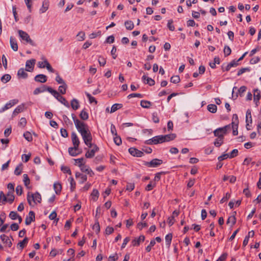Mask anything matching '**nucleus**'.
Instances as JSON below:
<instances>
[{
  "mask_svg": "<svg viewBox=\"0 0 261 261\" xmlns=\"http://www.w3.org/2000/svg\"><path fill=\"white\" fill-rule=\"evenodd\" d=\"M230 125H226L223 127H220L214 131L215 136L218 138H221L224 139V136L226 134L227 132L230 129Z\"/></svg>",
  "mask_w": 261,
  "mask_h": 261,
  "instance_id": "obj_4",
  "label": "nucleus"
},
{
  "mask_svg": "<svg viewBox=\"0 0 261 261\" xmlns=\"http://www.w3.org/2000/svg\"><path fill=\"white\" fill-rule=\"evenodd\" d=\"M86 95L87 98H88L89 102L90 103H92L93 102H94L95 104L97 103V101L96 99L94 97L92 96L89 93H86Z\"/></svg>",
  "mask_w": 261,
  "mask_h": 261,
  "instance_id": "obj_49",
  "label": "nucleus"
},
{
  "mask_svg": "<svg viewBox=\"0 0 261 261\" xmlns=\"http://www.w3.org/2000/svg\"><path fill=\"white\" fill-rule=\"evenodd\" d=\"M56 82L60 84L63 85V84H66L64 80L59 76V75L57 73V75L56 77Z\"/></svg>",
  "mask_w": 261,
  "mask_h": 261,
  "instance_id": "obj_62",
  "label": "nucleus"
},
{
  "mask_svg": "<svg viewBox=\"0 0 261 261\" xmlns=\"http://www.w3.org/2000/svg\"><path fill=\"white\" fill-rule=\"evenodd\" d=\"M36 60L31 59L27 60L25 63V70L29 72L33 71Z\"/></svg>",
  "mask_w": 261,
  "mask_h": 261,
  "instance_id": "obj_10",
  "label": "nucleus"
},
{
  "mask_svg": "<svg viewBox=\"0 0 261 261\" xmlns=\"http://www.w3.org/2000/svg\"><path fill=\"white\" fill-rule=\"evenodd\" d=\"M143 97V95L140 93H132L127 96V98L129 99L133 97H138L141 98H142Z\"/></svg>",
  "mask_w": 261,
  "mask_h": 261,
  "instance_id": "obj_55",
  "label": "nucleus"
},
{
  "mask_svg": "<svg viewBox=\"0 0 261 261\" xmlns=\"http://www.w3.org/2000/svg\"><path fill=\"white\" fill-rule=\"evenodd\" d=\"M35 81L37 82L44 83L47 81V76L44 74H38L35 77Z\"/></svg>",
  "mask_w": 261,
  "mask_h": 261,
  "instance_id": "obj_15",
  "label": "nucleus"
},
{
  "mask_svg": "<svg viewBox=\"0 0 261 261\" xmlns=\"http://www.w3.org/2000/svg\"><path fill=\"white\" fill-rule=\"evenodd\" d=\"M47 87H46L45 86H43L42 87L37 88H36L34 90V94H39L40 93H42V92H45V91H47Z\"/></svg>",
  "mask_w": 261,
  "mask_h": 261,
  "instance_id": "obj_29",
  "label": "nucleus"
},
{
  "mask_svg": "<svg viewBox=\"0 0 261 261\" xmlns=\"http://www.w3.org/2000/svg\"><path fill=\"white\" fill-rule=\"evenodd\" d=\"M92 147H93V148L90 150H88L86 153L85 156L87 158H93L95 155V153L99 150V148L96 145H92Z\"/></svg>",
  "mask_w": 261,
  "mask_h": 261,
  "instance_id": "obj_11",
  "label": "nucleus"
},
{
  "mask_svg": "<svg viewBox=\"0 0 261 261\" xmlns=\"http://www.w3.org/2000/svg\"><path fill=\"white\" fill-rule=\"evenodd\" d=\"M10 42L12 49L14 51H17L18 50V45L16 40L12 37H11Z\"/></svg>",
  "mask_w": 261,
  "mask_h": 261,
  "instance_id": "obj_18",
  "label": "nucleus"
},
{
  "mask_svg": "<svg viewBox=\"0 0 261 261\" xmlns=\"http://www.w3.org/2000/svg\"><path fill=\"white\" fill-rule=\"evenodd\" d=\"M71 137L72 142L74 146V147H75V148H79V144H80V141H79L77 136L74 132H73L71 134Z\"/></svg>",
  "mask_w": 261,
  "mask_h": 261,
  "instance_id": "obj_13",
  "label": "nucleus"
},
{
  "mask_svg": "<svg viewBox=\"0 0 261 261\" xmlns=\"http://www.w3.org/2000/svg\"><path fill=\"white\" fill-rule=\"evenodd\" d=\"M142 80L144 81L145 80H146V83L148 84L150 86H153L155 84V82L153 80H152L150 77H148L146 76V75H143L142 76Z\"/></svg>",
  "mask_w": 261,
  "mask_h": 261,
  "instance_id": "obj_25",
  "label": "nucleus"
},
{
  "mask_svg": "<svg viewBox=\"0 0 261 261\" xmlns=\"http://www.w3.org/2000/svg\"><path fill=\"white\" fill-rule=\"evenodd\" d=\"M67 88V86L66 84H63L59 86V91L62 94H64L66 93V89Z\"/></svg>",
  "mask_w": 261,
  "mask_h": 261,
  "instance_id": "obj_42",
  "label": "nucleus"
},
{
  "mask_svg": "<svg viewBox=\"0 0 261 261\" xmlns=\"http://www.w3.org/2000/svg\"><path fill=\"white\" fill-rule=\"evenodd\" d=\"M35 219V214L33 211H30L29 215L26 217L25 223L27 225H30L32 222L34 221Z\"/></svg>",
  "mask_w": 261,
  "mask_h": 261,
  "instance_id": "obj_12",
  "label": "nucleus"
},
{
  "mask_svg": "<svg viewBox=\"0 0 261 261\" xmlns=\"http://www.w3.org/2000/svg\"><path fill=\"white\" fill-rule=\"evenodd\" d=\"M163 163V161L158 159H154L150 162H145L144 165L148 167H157Z\"/></svg>",
  "mask_w": 261,
  "mask_h": 261,
  "instance_id": "obj_7",
  "label": "nucleus"
},
{
  "mask_svg": "<svg viewBox=\"0 0 261 261\" xmlns=\"http://www.w3.org/2000/svg\"><path fill=\"white\" fill-rule=\"evenodd\" d=\"M125 28L128 30H132L134 28V24L133 21L130 20L126 21L124 23Z\"/></svg>",
  "mask_w": 261,
  "mask_h": 261,
  "instance_id": "obj_28",
  "label": "nucleus"
},
{
  "mask_svg": "<svg viewBox=\"0 0 261 261\" xmlns=\"http://www.w3.org/2000/svg\"><path fill=\"white\" fill-rule=\"evenodd\" d=\"M28 243V238L25 237L22 241L20 242L18 245L19 246L21 249H22Z\"/></svg>",
  "mask_w": 261,
  "mask_h": 261,
  "instance_id": "obj_44",
  "label": "nucleus"
},
{
  "mask_svg": "<svg viewBox=\"0 0 261 261\" xmlns=\"http://www.w3.org/2000/svg\"><path fill=\"white\" fill-rule=\"evenodd\" d=\"M71 106L74 110H77L80 107L79 101L76 99H73L71 101Z\"/></svg>",
  "mask_w": 261,
  "mask_h": 261,
  "instance_id": "obj_23",
  "label": "nucleus"
},
{
  "mask_svg": "<svg viewBox=\"0 0 261 261\" xmlns=\"http://www.w3.org/2000/svg\"><path fill=\"white\" fill-rule=\"evenodd\" d=\"M6 202H8V199L3 191L0 192V205L5 204Z\"/></svg>",
  "mask_w": 261,
  "mask_h": 261,
  "instance_id": "obj_20",
  "label": "nucleus"
},
{
  "mask_svg": "<svg viewBox=\"0 0 261 261\" xmlns=\"http://www.w3.org/2000/svg\"><path fill=\"white\" fill-rule=\"evenodd\" d=\"M61 171L65 173H68L70 175L71 174V172L70 168L67 166H62L61 167Z\"/></svg>",
  "mask_w": 261,
  "mask_h": 261,
  "instance_id": "obj_54",
  "label": "nucleus"
},
{
  "mask_svg": "<svg viewBox=\"0 0 261 261\" xmlns=\"http://www.w3.org/2000/svg\"><path fill=\"white\" fill-rule=\"evenodd\" d=\"M18 102V100L17 99H14L10 100L8 102H7L3 107H2L0 109V113H3L6 110L11 108L14 105L17 104Z\"/></svg>",
  "mask_w": 261,
  "mask_h": 261,
  "instance_id": "obj_8",
  "label": "nucleus"
},
{
  "mask_svg": "<svg viewBox=\"0 0 261 261\" xmlns=\"http://www.w3.org/2000/svg\"><path fill=\"white\" fill-rule=\"evenodd\" d=\"M23 137L29 142L32 141V140H33V138H32V135L29 132H27L24 133L23 134Z\"/></svg>",
  "mask_w": 261,
  "mask_h": 261,
  "instance_id": "obj_46",
  "label": "nucleus"
},
{
  "mask_svg": "<svg viewBox=\"0 0 261 261\" xmlns=\"http://www.w3.org/2000/svg\"><path fill=\"white\" fill-rule=\"evenodd\" d=\"M54 188L55 191V192L57 194H59L62 189L61 185L59 182H56L54 184Z\"/></svg>",
  "mask_w": 261,
  "mask_h": 261,
  "instance_id": "obj_32",
  "label": "nucleus"
},
{
  "mask_svg": "<svg viewBox=\"0 0 261 261\" xmlns=\"http://www.w3.org/2000/svg\"><path fill=\"white\" fill-rule=\"evenodd\" d=\"M223 138H218L214 141V145L216 147H219L223 143Z\"/></svg>",
  "mask_w": 261,
  "mask_h": 261,
  "instance_id": "obj_38",
  "label": "nucleus"
},
{
  "mask_svg": "<svg viewBox=\"0 0 261 261\" xmlns=\"http://www.w3.org/2000/svg\"><path fill=\"white\" fill-rule=\"evenodd\" d=\"M170 82L174 84L178 83L180 82V77L178 75L173 76L170 79Z\"/></svg>",
  "mask_w": 261,
  "mask_h": 261,
  "instance_id": "obj_47",
  "label": "nucleus"
},
{
  "mask_svg": "<svg viewBox=\"0 0 261 261\" xmlns=\"http://www.w3.org/2000/svg\"><path fill=\"white\" fill-rule=\"evenodd\" d=\"M11 79V76L9 74H5L1 77V81L4 83L9 82Z\"/></svg>",
  "mask_w": 261,
  "mask_h": 261,
  "instance_id": "obj_41",
  "label": "nucleus"
},
{
  "mask_svg": "<svg viewBox=\"0 0 261 261\" xmlns=\"http://www.w3.org/2000/svg\"><path fill=\"white\" fill-rule=\"evenodd\" d=\"M223 51H224V56L225 57H227L230 55V54L231 53V50L228 46L225 45Z\"/></svg>",
  "mask_w": 261,
  "mask_h": 261,
  "instance_id": "obj_45",
  "label": "nucleus"
},
{
  "mask_svg": "<svg viewBox=\"0 0 261 261\" xmlns=\"http://www.w3.org/2000/svg\"><path fill=\"white\" fill-rule=\"evenodd\" d=\"M122 107V105L121 103H115L114 104L111 109L110 113H114L118 109H120Z\"/></svg>",
  "mask_w": 261,
  "mask_h": 261,
  "instance_id": "obj_30",
  "label": "nucleus"
},
{
  "mask_svg": "<svg viewBox=\"0 0 261 261\" xmlns=\"http://www.w3.org/2000/svg\"><path fill=\"white\" fill-rule=\"evenodd\" d=\"M128 151L129 153L134 156L141 157L144 155L143 152L135 147H131L129 148Z\"/></svg>",
  "mask_w": 261,
  "mask_h": 261,
  "instance_id": "obj_9",
  "label": "nucleus"
},
{
  "mask_svg": "<svg viewBox=\"0 0 261 261\" xmlns=\"http://www.w3.org/2000/svg\"><path fill=\"white\" fill-rule=\"evenodd\" d=\"M238 154V150L234 149L231 151L230 154H229V158L230 159L233 158L237 156Z\"/></svg>",
  "mask_w": 261,
  "mask_h": 261,
  "instance_id": "obj_53",
  "label": "nucleus"
},
{
  "mask_svg": "<svg viewBox=\"0 0 261 261\" xmlns=\"http://www.w3.org/2000/svg\"><path fill=\"white\" fill-rule=\"evenodd\" d=\"M172 235L171 233L168 234L165 237V241H166V244L167 245L169 246L170 245V244L171 243V241H172Z\"/></svg>",
  "mask_w": 261,
  "mask_h": 261,
  "instance_id": "obj_48",
  "label": "nucleus"
},
{
  "mask_svg": "<svg viewBox=\"0 0 261 261\" xmlns=\"http://www.w3.org/2000/svg\"><path fill=\"white\" fill-rule=\"evenodd\" d=\"M93 229L95 230L96 232H99L100 231V226L98 221H96L93 226Z\"/></svg>",
  "mask_w": 261,
  "mask_h": 261,
  "instance_id": "obj_61",
  "label": "nucleus"
},
{
  "mask_svg": "<svg viewBox=\"0 0 261 261\" xmlns=\"http://www.w3.org/2000/svg\"><path fill=\"white\" fill-rule=\"evenodd\" d=\"M155 244V240H152L148 246L145 248V250L147 252H149L151 251V247H153Z\"/></svg>",
  "mask_w": 261,
  "mask_h": 261,
  "instance_id": "obj_50",
  "label": "nucleus"
},
{
  "mask_svg": "<svg viewBox=\"0 0 261 261\" xmlns=\"http://www.w3.org/2000/svg\"><path fill=\"white\" fill-rule=\"evenodd\" d=\"M45 65H46V68H47V69L51 72H55V70L51 67V65H50V64L48 63V62L45 60Z\"/></svg>",
  "mask_w": 261,
  "mask_h": 261,
  "instance_id": "obj_60",
  "label": "nucleus"
},
{
  "mask_svg": "<svg viewBox=\"0 0 261 261\" xmlns=\"http://www.w3.org/2000/svg\"><path fill=\"white\" fill-rule=\"evenodd\" d=\"M75 176L76 178H80V182L81 183L84 182L87 179V175L83 174L82 173H81L80 172H76L75 174Z\"/></svg>",
  "mask_w": 261,
  "mask_h": 261,
  "instance_id": "obj_22",
  "label": "nucleus"
},
{
  "mask_svg": "<svg viewBox=\"0 0 261 261\" xmlns=\"http://www.w3.org/2000/svg\"><path fill=\"white\" fill-rule=\"evenodd\" d=\"M18 215L16 212L11 211L9 214V217L12 220H15L18 217Z\"/></svg>",
  "mask_w": 261,
  "mask_h": 261,
  "instance_id": "obj_52",
  "label": "nucleus"
},
{
  "mask_svg": "<svg viewBox=\"0 0 261 261\" xmlns=\"http://www.w3.org/2000/svg\"><path fill=\"white\" fill-rule=\"evenodd\" d=\"M71 116L73 120V121L74 122V124H75V127L76 128H77V124H78V125H79L80 126H81V124H85V122L81 121L79 120V119H76V116L74 114H72Z\"/></svg>",
  "mask_w": 261,
  "mask_h": 261,
  "instance_id": "obj_33",
  "label": "nucleus"
},
{
  "mask_svg": "<svg viewBox=\"0 0 261 261\" xmlns=\"http://www.w3.org/2000/svg\"><path fill=\"white\" fill-rule=\"evenodd\" d=\"M114 231V228L112 227L108 226L106 228L105 232L106 234L107 235H109L111 233H112Z\"/></svg>",
  "mask_w": 261,
  "mask_h": 261,
  "instance_id": "obj_63",
  "label": "nucleus"
},
{
  "mask_svg": "<svg viewBox=\"0 0 261 261\" xmlns=\"http://www.w3.org/2000/svg\"><path fill=\"white\" fill-rule=\"evenodd\" d=\"M232 128L233 129L232 134L234 136H236L238 134V122H232L231 123Z\"/></svg>",
  "mask_w": 261,
  "mask_h": 261,
  "instance_id": "obj_26",
  "label": "nucleus"
},
{
  "mask_svg": "<svg viewBox=\"0 0 261 261\" xmlns=\"http://www.w3.org/2000/svg\"><path fill=\"white\" fill-rule=\"evenodd\" d=\"M207 110L212 113H215L217 110V107L215 105L210 104L207 106Z\"/></svg>",
  "mask_w": 261,
  "mask_h": 261,
  "instance_id": "obj_31",
  "label": "nucleus"
},
{
  "mask_svg": "<svg viewBox=\"0 0 261 261\" xmlns=\"http://www.w3.org/2000/svg\"><path fill=\"white\" fill-rule=\"evenodd\" d=\"M0 238L3 243L6 244L9 247L12 246V242L8 236L5 234H2Z\"/></svg>",
  "mask_w": 261,
  "mask_h": 261,
  "instance_id": "obj_17",
  "label": "nucleus"
},
{
  "mask_svg": "<svg viewBox=\"0 0 261 261\" xmlns=\"http://www.w3.org/2000/svg\"><path fill=\"white\" fill-rule=\"evenodd\" d=\"M13 193L14 192H11L10 191H8L7 195H6L8 199V202L10 204L12 203L14 200L15 197Z\"/></svg>",
  "mask_w": 261,
  "mask_h": 261,
  "instance_id": "obj_27",
  "label": "nucleus"
},
{
  "mask_svg": "<svg viewBox=\"0 0 261 261\" xmlns=\"http://www.w3.org/2000/svg\"><path fill=\"white\" fill-rule=\"evenodd\" d=\"M47 91L51 93L59 101L63 104L65 107L69 108V104L66 99L60 95L56 90L53 89L51 87L47 88Z\"/></svg>",
  "mask_w": 261,
  "mask_h": 261,
  "instance_id": "obj_3",
  "label": "nucleus"
},
{
  "mask_svg": "<svg viewBox=\"0 0 261 261\" xmlns=\"http://www.w3.org/2000/svg\"><path fill=\"white\" fill-rule=\"evenodd\" d=\"M80 117L82 120H86L88 119L89 116H88V114L87 113V112L86 111H85L84 110H83L81 112V113L80 114Z\"/></svg>",
  "mask_w": 261,
  "mask_h": 261,
  "instance_id": "obj_39",
  "label": "nucleus"
},
{
  "mask_svg": "<svg viewBox=\"0 0 261 261\" xmlns=\"http://www.w3.org/2000/svg\"><path fill=\"white\" fill-rule=\"evenodd\" d=\"M114 141L115 143L118 146L120 145L122 143L121 138L119 136H118L117 135L114 136Z\"/></svg>",
  "mask_w": 261,
  "mask_h": 261,
  "instance_id": "obj_56",
  "label": "nucleus"
},
{
  "mask_svg": "<svg viewBox=\"0 0 261 261\" xmlns=\"http://www.w3.org/2000/svg\"><path fill=\"white\" fill-rule=\"evenodd\" d=\"M24 106L23 105H19L17 106L13 111V115H16L19 113L21 112L23 110Z\"/></svg>",
  "mask_w": 261,
  "mask_h": 261,
  "instance_id": "obj_35",
  "label": "nucleus"
},
{
  "mask_svg": "<svg viewBox=\"0 0 261 261\" xmlns=\"http://www.w3.org/2000/svg\"><path fill=\"white\" fill-rule=\"evenodd\" d=\"M77 125V130L81 134L85 144L90 148L92 147V137L88 125L85 123L81 124V126L78 124Z\"/></svg>",
  "mask_w": 261,
  "mask_h": 261,
  "instance_id": "obj_1",
  "label": "nucleus"
},
{
  "mask_svg": "<svg viewBox=\"0 0 261 261\" xmlns=\"http://www.w3.org/2000/svg\"><path fill=\"white\" fill-rule=\"evenodd\" d=\"M23 182H24V185L25 186H28L30 184V179H29L28 175L26 174H23Z\"/></svg>",
  "mask_w": 261,
  "mask_h": 261,
  "instance_id": "obj_57",
  "label": "nucleus"
},
{
  "mask_svg": "<svg viewBox=\"0 0 261 261\" xmlns=\"http://www.w3.org/2000/svg\"><path fill=\"white\" fill-rule=\"evenodd\" d=\"M78 148H75V147H69L68 148V152L70 155L72 156H76L79 153L76 152Z\"/></svg>",
  "mask_w": 261,
  "mask_h": 261,
  "instance_id": "obj_34",
  "label": "nucleus"
},
{
  "mask_svg": "<svg viewBox=\"0 0 261 261\" xmlns=\"http://www.w3.org/2000/svg\"><path fill=\"white\" fill-rule=\"evenodd\" d=\"M17 75L19 77H21L23 79L27 78L28 74L24 71V69L22 68L19 69L17 72Z\"/></svg>",
  "mask_w": 261,
  "mask_h": 261,
  "instance_id": "obj_21",
  "label": "nucleus"
},
{
  "mask_svg": "<svg viewBox=\"0 0 261 261\" xmlns=\"http://www.w3.org/2000/svg\"><path fill=\"white\" fill-rule=\"evenodd\" d=\"M230 198V193L227 192L226 193L225 196H224L221 200L220 203H223L226 201H227Z\"/></svg>",
  "mask_w": 261,
  "mask_h": 261,
  "instance_id": "obj_51",
  "label": "nucleus"
},
{
  "mask_svg": "<svg viewBox=\"0 0 261 261\" xmlns=\"http://www.w3.org/2000/svg\"><path fill=\"white\" fill-rule=\"evenodd\" d=\"M247 87L245 86H241L239 89H238V93H237L236 96L238 97V93L240 94V96H243V93L246 91Z\"/></svg>",
  "mask_w": 261,
  "mask_h": 261,
  "instance_id": "obj_40",
  "label": "nucleus"
},
{
  "mask_svg": "<svg viewBox=\"0 0 261 261\" xmlns=\"http://www.w3.org/2000/svg\"><path fill=\"white\" fill-rule=\"evenodd\" d=\"M18 33L19 37L22 40L25 41L27 43H29L32 46L35 45V43L30 38L29 35L27 32L22 30H19Z\"/></svg>",
  "mask_w": 261,
  "mask_h": 261,
  "instance_id": "obj_5",
  "label": "nucleus"
},
{
  "mask_svg": "<svg viewBox=\"0 0 261 261\" xmlns=\"http://www.w3.org/2000/svg\"><path fill=\"white\" fill-rule=\"evenodd\" d=\"M41 200V195L38 192H36L34 194H30V193L28 194L27 200L31 206H34L37 203H40Z\"/></svg>",
  "mask_w": 261,
  "mask_h": 261,
  "instance_id": "obj_2",
  "label": "nucleus"
},
{
  "mask_svg": "<svg viewBox=\"0 0 261 261\" xmlns=\"http://www.w3.org/2000/svg\"><path fill=\"white\" fill-rule=\"evenodd\" d=\"M145 240V237L143 235L140 236L138 238H135L132 241V244L133 246H139L141 242H144Z\"/></svg>",
  "mask_w": 261,
  "mask_h": 261,
  "instance_id": "obj_14",
  "label": "nucleus"
},
{
  "mask_svg": "<svg viewBox=\"0 0 261 261\" xmlns=\"http://www.w3.org/2000/svg\"><path fill=\"white\" fill-rule=\"evenodd\" d=\"M176 137L175 134H171L166 135H163V140H165V142H169L170 141L174 140Z\"/></svg>",
  "mask_w": 261,
  "mask_h": 261,
  "instance_id": "obj_19",
  "label": "nucleus"
},
{
  "mask_svg": "<svg viewBox=\"0 0 261 261\" xmlns=\"http://www.w3.org/2000/svg\"><path fill=\"white\" fill-rule=\"evenodd\" d=\"M99 196L98 190L94 189L91 193L92 198L94 201L97 200Z\"/></svg>",
  "mask_w": 261,
  "mask_h": 261,
  "instance_id": "obj_43",
  "label": "nucleus"
},
{
  "mask_svg": "<svg viewBox=\"0 0 261 261\" xmlns=\"http://www.w3.org/2000/svg\"><path fill=\"white\" fill-rule=\"evenodd\" d=\"M155 186V184L153 183L152 181H150L149 184L147 185L145 188V190L146 191H150Z\"/></svg>",
  "mask_w": 261,
  "mask_h": 261,
  "instance_id": "obj_58",
  "label": "nucleus"
},
{
  "mask_svg": "<svg viewBox=\"0 0 261 261\" xmlns=\"http://www.w3.org/2000/svg\"><path fill=\"white\" fill-rule=\"evenodd\" d=\"M164 142H165V140H163V135H159L146 140L145 143L146 144L151 145L162 143Z\"/></svg>",
  "mask_w": 261,
  "mask_h": 261,
  "instance_id": "obj_6",
  "label": "nucleus"
},
{
  "mask_svg": "<svg viewBox=\"0 0 261 261\" xmlns=\"http://www.w3.org/2000/svg\"><path fill=\"white\" fill-rule=\"evenodd\" d=\"M151 102L147 100H142L140 102L141 106L144 108H149L151 107Z\"/></svg>",
  "mask_w": 261,
  "mask_h": 261,
  "instance_id": "obj_24",
  "label": "nucleus"
},
{
  "mask_svg": "<svg viewBox=\"0 0 261 261\" xmlns=\"http://www.w3.org/2000/svg\"><path fill=\"white\" fill-rule=\"evenodd\" d=\"M172 23L173 20L172 19L168 20L167 26L169 29L171 31H173L175 29V28L174 25L172 24Z\"/></svg>",
  "mask_w": 261,
  "mask_h": 261,
  "instance_id": "obj_59",
  "label": "nucleus"
},
{
  "mask_svg": "<svg viewBox=\"0 0 261 261\" xmlns=\"http://www.w3.org/2000/svg\"><path fill=\"white\" fill-rule=\"evenodd\" d=\"M260 98V91L256 89L254 90V102L256 105V106H258L259 103V100Z\"/></svg>",
  "mask_w": 261,
  "mask_h": 261,
  "instance_id": "obj_16",
  "label": "nucleus"
},
{
  "mask_svg": "<svg viewBox=\"0 0 261 261\" xmlns=\"http://www.w3.org/2000/svg\"><path fill=\"white\" fill-rule=\"evenodd\" d=\"M152 121L154 123H159V118L158 116V115L156 113H153L152 115Z\"/></svg>",
  "mask_w": 261,
  "mask_h": 261,
  "instance_id": "obj_64",
  "label": "nucleus"
},
{
  "mask_svg": "<svg viewBox=\"0 0 261 261\" xmlns=\"http://www.w3.org/2000/svg\"><path fill=\"white\" fill-rule=\"evenodd\" d=\"M236 222V218L234 216V215H232V216H230L227 220V224H231V226H233Z\"/></svg>",
  "mask_w": 261,
  "mask_h": 261,
  "instance_id": "obj_37",
  "label": "nucleus"
},
{
  "mask_svg": "<svg viewBox=\"0 0 261 261\" xmlns=\"http://www.w3.org/2000/svg\"><path fill=\"white\" fill-rule=\"evenodd\" d=\"M252 120L251 111L249 109H248L246 112V122L252 123Z\"/></svg>",
  "mask_w": 261,
  "mask_h": 261,
  "instance_id": "obj_36",
  "label": "nucleus"
}]
</instances>
